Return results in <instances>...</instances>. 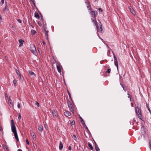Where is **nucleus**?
<instances>
[{
  "label": "nucleus",
  "instance_id": "19",
  "mask_svg": "<svg viewBox=\"0 0 151 151\" xmlns=\"http://www.w3.org/2000/svg\"><path fill=\"white\" fill-rule=\"evenodd\" d=\"M35 17L37 19H39L40 18V16L39 15V14L37 13L36 12H35Z\"/></svg>",
  "mask_w": 151,
  "mask_h": 151
},
{
  "label": "nucleus",
  "instance_id": "49",
  "mask_svg": "<svg viewBox=\"0 0 151 151\" xmlns=\"http://www.w3.org/2000/svg\"><path fill=\"white\" fill-rule=\"evenodd\" d=\"M68 149L69 150H71V147L70 146H69Z\"/></svg>",
  "mask_w": 151,
  "mask_h": 151
},
{
  "label": "nucleus",
  "instance_id": "20",
  "mask_svg": "<svg viewBox=\"0 0 151 151\" xmlns=\"http://www.w3.org/2000/svg\"><path fill=\"white\" fill-rule=\"evenodd\" d=\"M29 74L31 76H32L33 77H35L36 75L32 71H29Z\"/></svg>",
  "mask_w": 151,
  "mask_h": 151
},
{
  "label": "nucleus",
  "instance_id": "41",
  "mask_svg": "<svg viewBox=\"0 0 151 151\" xmlns=\"http://www.w3.org/2000/svg\"><path fill=\"white\" fill-rule=\"evenodd\" d=\"M17 106L19 108H20V105L19 102H18Z\"/></svg>",
  "mask_w": 151,
  "mask_h": 151
},
{
  "label": "nucleus",
  "instance_id": "63",
  "mask_svg": "<svg viewBox=\"0 0 151 151\" xmlns=\"http://www.w3.org/2000/svg\"><path fill=\"white\" fill-rule=\"evenodd\" d=\"M96 151H100V150H97Z\"/></svg>",
  "mask_w": 151,
  "mask_h": 151
},
{
  "label": "nucleus",
  "instance_id": "40",
  "mask_svg": "<svg viewBox=\"0 0 151 151\" xmlns=\"http://www.w3.org/2000/svg\"><path fill=\"white\" fill-rule=\"evenodd\" d=\"M83 125L84 127H85V128L88 130V127H87V126H86V124L85 123V122H83Z\"/></svg>",
  "mask_w": 151,
  "mask_h": 151
},
{
  "label": "nucleus",
  "instance_id": "21",
  "mask_svg": "<svg viewBox=\"0 0 151 151\" xmlns=\"http://www.w3.org/2000/svg\"><path fill=\"white\" fill-rule=\"evenodd\" d=\"M9 105L10 106V105H11L12 106H13V104L12 103V100L10 98H9Z\"/></svg>",
  "mask_w": 151,
  "mask_h": 151
},
{
  "label": "nucleus",
  "instance_id": "1",
  "mask_svg": "<svg viewBox=\"0 0 151 151\" xmlns=\"http://www.w3.org/2000/svg\"><path fill=\"white\" fill-rule=\"evenodd\" d=\"M11 127L12 132L14 134V136L17 141H18L19 139L17 135L16 129L13 119L11 120Z\"/></svg>",
  "mask_w": 151,
  "mask_h": 151
},
{
  "label": "nucleus",
  "instance_id": "30",
  "mask_svg": "<svg viewBox=\"0 0 151 151\" xmlns=\"http://www.w3.org/2000/svg\"><path fill=\"white\" fill-rule=\"evenodd\" d=\"M68 94L69 96V97L70 99V100H72V98L71 97V95H70V92L68 91Z\"/></svg>",
  "mask_w": 151,
  "mask_h": 151
},
{
  "label": "nucleus",
  "instance_id": "29",
  "mask_svg": "<svg viewBox=\"0 0 151 151\" xmlns=\"http://www.w3.org/2000/svg\"><path fill=\"white\" fill-rule=\"evenodd\" d=\"M32 136L34 139H36L35 134L34 133H33V134L32 135Z\"/></svg>",
  "mask_w": 151,
  "mask_h": 151
},
{
  "label": "nucleus",
  "instance_id": "57",
  "mask_svg": "<svg viewBox=\"0 0 151 151\" xmlns=\"http://www.w3.org/2000/svg\"><path fill=\"white\" fill-rule=\"evenodd\" d=\"M5 5H6V4H7V2L6 1L5 2Z\"/></svg>",
  "mask_w": 151,
  "mask_h": 151
},
{
  "label": "nucleus",
  "instance_id": "12",
  "mask_svg": "<svg viewBox=\"0 0 151 151\" xmlns=\"http://www.w3.org/2000/svg\"><path fill=\"white\" fill-rule=\"evenodd\" d=\"M68 107L70 111L73 113L74 109L73 108V105L72 104H70L68 105Z\"/></svg>",
  "mask_w": 151,
  "mask_h": 151
},
{
  "label": "nucleus",
  "instance_id": "24",
  "mask_svg": "<svg viewBox=\"0 0 151 151\" xmlns=\"http://www.w3.org/2000/svg\"><path fill=\"white\" fill-rule=\"evenodd\" d=\"M36 31L34 29H32L31 31V33L32 35H34L36 34Z\"/></svg>",
  "mask_w": 151,
  "mask_h": 151
},
{
  "label": "nucleus",
  "instance_id": "9",
  "mask_svg": "<svg viewBox=\"0 0 151 151\" xmlns=\"http://www.w3.org/2000/svg\"><path fill=\"white\" fill-rule=\"evenodd\" d=\"M64 115L66 117H68L71 115V114L68 111H66L64 112Z\"/></svg>",
  "mask_w": 151,
  "mask_h": 151
},
{
  "label": "nucleus",
  "instance_id": "61",
  "mask_svg": "<svg viewBox=\"0 0 151 151\" xmlns=\"http://www.w3.org/2000/svg\"><path fill=\"white\" fill-rule=\"evenodd\" d=\"M147 109H148V108H149V107H148L147 106Z\"/></svg>",
  "mask_w": 151,
  "mask_h": 151
},
{
  "label": "nucleus",
  "instance_id": "8",
  "mask_svg": "<svg viewBox=\"0 0 151 151\" xmlns=\"http://www.w3.org/2000/svg\"><path fill=\"white\" fill-rule=\"evenodd\" d=\"M44 31L45 32V36L46 37V39L48 40V31L45 28H44Z\"/></svg>",
  "mask_w": 151,
  "mask_h": 151
},
{
  "label": "nucleus",
  "instance_id": "2",
  "mask_svg": "<svg viewBox=\"0 0 151 151\" xmlns=\"http://www.w3.org/2000/svg\"><path fill=\"white\" fill-rule=\"evenodd\" d=\"M91 20L92 22H93L95 26L96 27V28L98 30V32H100L101 33H102L104 32L103 29L102 28V26L101 23L100 22H99V25L100 26V28H99L98 26V25L97 24V22H96V20H95L94 19L91 18Z\"/></svg>",
  "mask_w": 151,
  "mask_h": 151
},
{
  "label": "nucleus",
  "instance_id": "43",
  "mask_svg": "<svg viewBox=\"0 0 151 151\" xmlns=\"http://www.w3.org/2000/svg\"><path fill=\"white\" fill-rule=\"evenodd\" d=\"M26 143L28 145H29V142L27 139H26Z\"/></svg>",
  "mask_w": 151,
  "mask_h": 151
},
{
  "label": "nucleus",
  "instance_id": "45",
  "mask_svg": "<svg viewBox=\"0 0 151 151\" xmlns=\"http://www.w3.org/2000/svg\"><path fill=\"white\" fill-rule=\"evenodd\" d=\"M19 76V78H20L21 79H22V76L20 74L19 75H18Z\"/></svg>",
  "mask_w": 151,
  "mask_h": 151
},
{
  "label": "nucleus",
  "instance_id": "48",
  "mask_svg": "<svg viewBox=\"0 0 151 151\" xmlns=\"http://www.w3.org/2000/svg\"><path fill=\"white\" fill-rule=\"evenodd\" d=\"M42 42L43 43V44L45 46L46 45V43H45V42L44 41H42Z\"/></svg>",
  "mask_w": 151,
  "mask_h": 151
},
{
  "label": "nucleus",
  "instance_id": "56",
  "mask_svg": "<svg viewBox=\"0 0 151 151\" xmlns=\"http://www.w3.org/2000/svg\"><path fill=\"white\" fill-rule=\"evenodd\" d=\"M107 46L108 47V48L109 49H110L111 50V49L109 48V47L107 45Z\"/></svg>",
  "mask_w": 151,
  "mask_h": 151
},
{
  "label": "nucleus",
  "instance_id": "26",
  "mask_svg": "<svg viewBox=\"0 0 151 151\" xmlns=\"http://www.w3.org/2000/svg\"><path fill=\"white\" fill-rule=\"evenodd\" d=\"M95 149H96V151L97 150H100V149H99V147L98 145H97V144L96 143H95Z\"/></svg>",
  "mask_w": 151,
  "mask_h": 151
},
{
  "label": "nucleus",
  "instance_id": "14",
  "mask_svg": "<svg viewBox=\"0 0 151 151\" xmlns=\"http://www.w3.org/2000/svg\"><path fill=\"white\" fill-rule=\"evenodd\" d=\"M38 130L40 131L41 132H42V131L43 130V127L41 125H39L38 126Z\"/></svg>",
  "mask_w": 151,
  "mask_h": 151
},
{
  "label": "nucleus",
  "instance_id": "18",
  "mask_svg": "<svg viewBox=\"0 0 151 151\" xmlns=\"http://www.w3.org/2000/svg\"><path fill=\"white\" fill-rule=\"evenodd\" d=\"M120 85L123 88V90L125 91H126L127 90V88L126 86L122 84L121 83H120Z\"/></svg>",
  "mask_w": 151,
  "mask_h": 151
},
{
  "label": "nucleus",
  "instance_id": "32",
  "mask_svg": "<svg viewBox=\"0 0 151 151\" xmlns=\"http://www.w3.org/2000/svg\"><path fill=\"white\" fill-rule=\"evenodd\" d=\"M111 71V69L110 68H109L107 69V71L106 72V73H109Z\"/></svg>",
  "mask_w": 151,
  "mask_h": 151
},
{
  "label": "nucleus",
  "instance_id": "4",
  "mask_svg": "<svg viewBox=\"0 0 151 151\" xmlns=\"http://www.w3.org/2000/svg\"><path fill=\"white\" fill-rule=\"evenodd\" d=\"M112 53H113V55H114V63L115 65L116 66V67H117L118 71V62H117V58H116V56H115L114 52H112Z\"/></svg>",
  "mask_w": 151,
  "mask_h": 151
},
{
  "label": "nucleus",
  "instance_id": "22",
  "mask_svg": "<svg viewBox=\"0 0 151 151\" xmlns=\"http://www.w3.org/2000/svg\"><path fill=\"white\" fill-rule=\"evenodd\" d=\"M88 145L91 150H93V147L92 146L91 144H90L89 142L88 143Z\"/></svg>",
  "mask_w": 151,
  "mask_h": 151
},
{
  "label": "nucleus",
  "instance_id": "38",
  "mask_svg": "<svg viewBox=\"0 0 151 151\" xmlns=\"http://www.w3.org/2000/svg\"><path fill=\"white\" fill-rule=\"evenodd\" d=\"M35 104L37 106V107H39V104L38 102L37 101H36V103Z\"/></svg>",
  "mask_w": 151,
  "mask_h": 151
},
{
  "label": "nucleus",
  "instance_id": "50",
  "mask_svg": "<svg viewBox=\"0 0 151 151\" xmlns=\"http://www.w3.org/2000/svg\"><path fill=\"white\" fill-rule=\"evenodd\" d=\"M98 32H97V35L99 36V38L100 39H101V38L99 36V33H98Z\"/></svg>",
  "mask_w": 151,
  "mask_h": 151
},
{
  "label": "nucleus",
  "instance_id": "31",
  "mask_svg": "<svg viewBox=\"0 0 151 151\" xmlns=\"http://www.w3.org/2000/svg\"><path fill=\"white\" fill-rule=\"evenodd\" d=\"M13 83L14 84V85L16 86V84L17 83V81L15 80H14L13 81Z\"/></svg>",
  "mask_w": 151,
  "mask_h": 151
},
{
  "label": "nucleus",
  "instance_id": "62",
  "mask_svg": "<svg viewBox=\"0 0 151 151\" xmlns=\"http://www.w3.org/2000/svg\"><path fill=\"white\" fill-rule=\"evenodd\" d=\"M41 18H42V15H41Z\"/></svg>",
  "mask_w": 151,
  "mask_h": 151
},
{
  "label": "nucleus",
  "instance_id": "37",
  "mask_svg": "<svg viewBox=\"0 0 151 151\" xmlns=\"http://www.w3.org/2000/svg\"><path fill=\"white\" fill-rule=\"evenodd\" d=\"M99 11L100 13H101L103 11V10L101 8H99Z\"/></svg>",
  "mask_w": 151,
  "mask_h": 151
},
{
  "label": "nucleus",
  "instance_id": "36",
  "mask_svg": "<svg viewBox=\"0 0 151 151\" xmlns=\"http://www.w3.org/2000/svg\"><path fill=\"white\" fill-rule=\"evenodd\" d=\"M70 123L71 125H74L75 124V121L74 120L72 121H71L70 122Z\"/></svg>",
  "mask_w": 151,
  "mask_h": 151
},
{
  "label": "nucleus",
  "instance_id": "16",
  "mask_svg": "<svg viewBox=\"0 0 151 151\" xmlns=\"http://www.w3.org/2000/svg\"><path fill=\"white\" fill-rule=\"evenodd\" d=\"M63 144L61 141H60V142L59 144V148L60 150H61L63 148Z\"/></svg>",
  "mask_w": 151,
  "mask_h": 151
},
{
  "label": "nucleus",
  "instance_id": "44",
  "mask_svg": "<svg viewBox=\"0 0 151 151\" xmlns=\"http://www.w3.org/2000/svg\"><path fill=\"white\" fill-rule=\"evenodd\" d=\"M17 21L20 23H21L22 22L21 20L20 19H18Z\"/></svg>",
  "mask_w": 151,
  "mask_h": 151
},
{
  "label": "nucleus",
  "instance_id": "27",
  "mask_svg": "<svg viewBox=\"0 0 151 151\" xmlns=\"http://www.w3.org/2000/svg\"><path fill=\"white\" fill-rule=\"evenodd\" d=\"M0 134H1H1H2V135L1 136H3V132L2 131V129L1 127H0Z\"/></svg>",
  "mask_w": 151,
  "mask_h": 151
},
{
  "label": "nucleus",
  "instance_id": "52",
  "mask_svg": "<svg viewBox=\"0 0 151 151\" xmlns=\"http://www.w3.org/2000/svg\"><path fill=\"white\" fill-rule=\"evenodd\" d=\"M5 97H6H6L8 98V95H7V93H6L5 94Z\"/></svg>",
  "mask_w": 151,
  "mask_h": 151
},
{
  "label": "nucleus",
  "instance_id": "59",
  "mask_svg": "<svg viewBox=\"0 0 151 151\" xmlns=\"http://www.w3.org/2000/svg\"><path fill=\"white\" fill-rule=\"evenodd\" d=\"M41 19H42V21H43V18L42 17Z\"/></svg>",
  "mask_w": 151,
  "mask_h": 151
},
{
  "label": "nucleus",
  "instance_id": "3",
  "mask_svg": "<svg viewBox=\"0 0 151 151\" xmlns=\"http://www.w3.org/2000/svg\"><path fill=\"white\" fill-rule=\"evenodd\" d=\"M30 50L34 54L36 53V48L35 45H30Z\"/></svg>",
  "mask_w": 151,
  "mask_h": 151
},
{
  "label": "nucleus",
  "instance_id": "23",
  "mask_svg": "<svg viewBox=\"0 0 151 151\" xmlns=\"http://www.w3.org/2000/svg\"><path fill=\"white\" fill-rule=\"evenodd\" d=\"M3 148L5 150L7 151L8 150V147L5 145H2Z\"/></svg>",
  "mask_w": 151,
  "mask_h": 151
},
{
  "label": "nucleus",
  "instance_id": "39",
  "mask_svg": "<svg viewBox=\"0 0 151 151\" xmlns=\"http://www.w3.org/2000/svg\"><path fill=\"white\" fill-rule=\"evenodd\" d=\"M22 116L20 114H19L18 115V119L19 120H20V119H21Z\"/></svg>",
  "mask_w": 151,
  "mask_h": 151
},
{
  "label": "nucleus",
  "instance_id": "7",
  "mask_svg": "<svg viewBox=\"0 0 151 151\" xmlns=\"http://www.w3.org/2000/svg\"><path fill=\"white\" fill-rule=\"evenodd\" d=\"M90 14L91 15L92 17L94 18L96 17V14H97V12L96 11H93L92 10L90 11Z\"/></svg>",
  "mask_w": 151,
  "mask_h": 151
},
{
  "label": "nucleus",
  "instance_id": "55",
  "mask_svg": "<svg viewBox=\"0 0 151 151\" xmlns=\"http://www.w3.org/2000/svg\"><path fill=\"white\" fill-rule=\"evenodd\" d=\"M2 20V19L1 18V15L0 14V20Z\"/></svg>",
  "mask_w": 151,
  "mask_h": 151
},
{
  "label": "nucleus",
  "instance_id": "11",
  "mask_svg": "<svg viewBox=\"0 0 151 151\" xmlns=\"http://www.w3.org/2000/svg\"><path fill=\"white\" fill-rule=\"evenodd\" d=\"M19 47L22 46L24 42V40L22 39L19 40Z\"/></svg>",
  "mask_w": 151,
  "mask_h": 151
},
{
  "label": "nucleus",
  "instance_id": "46",
  "mask_svg": "<svg viewBox=\"0 0 151 151\" xmlns=\"http://www.w3.org/2000/svg\"><path fill=\"white\" fill-rule=\"evenodd\" d=\"M80 118L81 119V122H83H83H84V121L83 120V119L81 117H80Z\"/></svg>",
  "mask_w": 151,
  "mask_h": 151
},
{
  "label": "nucleus",
  "instance_id": "64",
  "mask_svg": "<svg viewBox=\"0 0 151 151\" xmlns=\"http://www.w3.org/2000/svg\"><path fill=\"white\" fill-rule=\"evenodd\" d=\"M37 151H40V150H39Z\"/></svg>",
  "mask_w": 151,
  "mask_h": 151
},
{
  "label": "nucleus",
  "instance_id": "60",
  "mask_svg": "<svg viewBox=\"0 0 151 151\" xmlns=\"http://www.w3.org/2000/svg\"><path fill=\"white\" fill-rule=\"evenodd\" d=\"M32 1V2H33V4H35V3L34 2V1Z\"/></svg>",
  "mask_w": 151,
  "mask_h": 151
},
{
  "label": "nucleus",
  "instance_id": "35",
  "mask_svg": "<svg viewBox=\"0 0 151 151\" xmlns=\"http://www.w3.org/2000/svg\"><path fill=\"white\" fill-rule=\"evenodd\" d=\"M16 73L18 75H19L20 74V73H19V71L18 70H17L16 69Z\"/></svg>",
  "mask_w": 151,
  "mask_h": 151
},
{
  "label": "nucleus",
  "instance_id": "6",
  "mask_svg": "<svg viewBox=\"0 0 151 151\" xmlns=\"http://www.w3.org/2000/svg\"><path fill=\"white\" fill-rule=\"evenodd\" d=\"M57 68L58 72L59 73H60L61 72V68H62V67L60 65V63H57Z\"/></svg>",
  "mask_w": 151,
  "mask_h": 151
},
{
  "label": "nucleus",
  "instance_id": "5",
  "mask_svg": "<svg viewBox=\"0 0 151 151\" xmlns=\"http://www.w3.org/2000/svg\"><path fill=\"white\" fill-rule=\"evenodd\" d=\"M52 113L53 115V117L55 119L58 118V114L56 111L54 110H53L52 111Z\"/></svg>",
  "mask_w": 151,
  "mask_h": 151
},
{
  "label": "nucleus",
  "instance_id": "54",
  "mask_svg": "<svg viewBox=\"0 0 151 151\" xmlns=\"http://www.w3.org/2000/svg\"><path fill=\"white\" fill-rule=\"evenodd\" d=\"M129 99H130V101H131L132 100V98H129Z\"/></svg>",
  "mask_w": 151,
  "mask_h": 151
},
{
  "label": "nucleus",
  "instance_id": "10",
  "mask_svg": "<svg viewBox=\"0 0 151 151\" xmlns=\"http://www.w3.org/2000/svg\"><path fill=\"white\" fill-rule=\"evenodd\" d=\"M135 110L136 113L137 114H138L139 113H141V110L138 107L135 108Z\"/></svg>",
  "mask_w": 151,
  "mask_h": 151
},
{
  "label": "nucleus",
  "instance_id": "47",
  "mask_svg": "<svg viewBox=\"0 0 151 151\" xmlns=\"http://www.w3.org/2000/svg\"><path fill=\"white\" fill-rule=\"evenodd\" d=\"M127 95H128V97L129 98H131V96H130V94L129 93H128L127 94Z\"/></svg>",
  "mask_w": 151,
  "mask_h": 151
},
{
  "label": "nucleus",
  "instance_id": "53",
  "mask_svg": "<svg viewBox=\"0 0 151 151\" xmlns=\"http://www.w3.org/2000/svg\"><path fill=\"white\" fill-rule=\"evenodd\" d=\"M18 151H22L21 149H19L18 150Z\"/></svg>",
  "mask_w": 151,
  "mask_h": 151
},
{
  "label": "nucleus",
  "instance_id": "28",
  "mask_svg": "<svg viewBox=\"0 0 151 151\" xmlns=\"http://www.w3.org/2000/svg\"><path fill=\"white\" fill-rule=\"evenodd\" d=\"M8 9V7L7 6V4H6L5 7L3 9V11H5L6 9Z\"/></svg>",
  "mask_w": 151,
  "mask_h": 151
},
{
  "label": "nucleus",
  "instance_id": "58",
  "mask_svg": "<svg viewBox=\"0 0 151 151\" xmlns=\"http://www.w3.org/2000/svg\"><path fill=\"white\" fill-rule=\"evenodd\" d=\"M148 110H149V111L150 112V108H148Z\"/></svg>",
  "mask_w": 151,
  "mask_h": 151
},
{
  "label": "nucleus",
  "instance_id": "33",
  "mask_svg": "<svg viewBox=\"0 0 151 151\" xmlns=\"http://www.w3.org/2000/svg\"><path fill=\"white\" fill-rule=\"evenodd\" d=\"M4 0H1L0 2L1 5H2L4 3Z\"/></svg>",
  "mask_w": 151,
  "mask_h": 151
},
{
  "label": "nucleus",
  "instance_id": "17",
  "mask_svg": "<svg viewBox=\"0 0 151 151\" xmlns=\"http://www.w3.org/2000/svg\"><path fill=\"white\" fill-rule=\"evenodd\" d=\"M88 9V10H89L90 11H91L92 10L91 7V6L90 4V3H88V4L86 5Z\"/></svg>",
  "mask_w": 151,
  "mask_h": 151
},
{
  "label": "nucleus",
  "instance_id": "25",
  "mask_svg": "<svg viewBox=\"0 0 151 151\" xmlns=\"http://www.w3.org/2000/svg\"><path fill=\"white\" fill-rule=\"evenodd\" d=\"M110 53H111V51L110 50H108L107 52V56H110L111 57V55H110Z\"/></svg>",
  "mask_w": 151,
  "mask_h": 151
},
{
  "label": "nucleus",
  "instance_id": "34",
  "mask_svg": "<svg viewBox=\"0 0 151 151\" xmlns=\"http://www.w3.org/2000/svg\"><path fill=\"white\" fill-rule=\"evenodd\" d=\"M73 138H74L76 141L77 138L76 137V136L75 134L73 135Z\"/></svg>",
  "mask_w": 151,
  "mask_h": 151
},
{
  "label": "nucleus",
  "instance_id": "42",
  "mask_svg": "<svg viewBox=\"0 0 151 151\" xmlns=\"http://www.w3.org/2000/svg\"><path fill=\"white\" fill-rule=\"evenodd\" d=\"M85 3L86 4V5H87V4H88V3H90V2L88 0H87V1H86L85 2Z\"/></svg>",
  "mask_w": 151,
  "mask_h": 151
},
{
  "label": "nucleus",
  "instance_id": "51",
  "mask_svg": "<svg viewBox=\"0 0 151 151\" xmlns=\"http://www.w3.org/2000/svg\"><path fill=\"white\" fill-rule=\"evenodd\" d=\"M38 24L39 26H41V24L40 22H38Z\"/></svg>",
  "mask_w": 151,
  "mask_h": 151
},
{
  "label": "nucleus",
  "instance_id": "13",
  "mask_svg": "<svg viewBox=\"0 0 151 151\" xmlns=\"http://www.w3.org/2000/svg\"><path fill=\"white\" fill-rule=\"evenodd\" d=\"M129 9L130 12L133 14L134 15H135L136 14V13L133 8H132L131 7H129Z\"/></svg>",
  "mask_w": 151,
  "mask_h": 151
},
{
  "label": "nucleus",
  "instance_id": "15",
  "mask_svg": "<svg viewBox=\"0 0 151 151\" xmlns=\"http://www.w3.org/2000/svg\"><path fill=\"white\" fill-rule=\"evenodd\" d=\"M138 116V117L139 119H141L142 121H143V119L142 118V115L141 113H139L138 114H137Z\"/></svg>",
  "mask_w": 151,
  "mask_h": 151
}]
</instances>
